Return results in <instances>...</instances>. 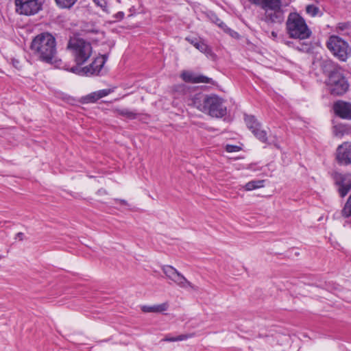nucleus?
Instances as JSON below:
<instances>
[{
    "label": "nucleus",
    "mask_w": 351,
    "mask_h": 351,
    "mask_svg": "<svg viewBox=\"0 0 351 351\" xmlns=\"http://www.w3.org/2000/svg\"><path fill=\"white\" fill-rule=\"evenodd\" d=\"M286 33L289 38L304 40L307 38V24L298 12H291L286 21Z\"/></svg>",
    "instance_id": "20e7f679"
},
{
    "label": "nucleus",
    "mask_w": 351,
    "mask_h": 351,
    "mask_svg": "<svg viewBox=\"0 0 351 351\" xmlns=\"http://www.w3.org/2000/svg\"><path fill=\"white\" fill-rule=\"evenodd\" d=\"M181 77L186 82L215 84L212 78L203 75H196L191 71H183L181 74Z\"/></svg>",
    "instance_id": "2eb2a0df"
},
{
    "label": "nucleus",
    "mask_w": 351,
    "mask_h": 351,
    "mask_svg": "<svg viewBox=\"0 0 351 351\" xmlns=\"http://www.w3.org/2000/svg\"><path fill=\"white\" fill-rule=\"evenodd\" d=\"M124 16V13L123 12H119L117 14V17L119 19H123Z\"/></svg>",
    "instance_id": "4c0bfd02"
},
{
    "label": "nucleus",
    "mask_w": 351,
    "mask_h": 351,
    "mask_svg": "<svg viewBox=\"0 0 351 351\" xmlns=\"http://www.w3.org/2000/svg\"><path fill=\"white\" fill-rule=\"evenodd\" d=\"M67 49L70 51L76 66L86 63L93 53V47L90 42L78 37L69 39Z\"/></svg>",
    "instance_id": "7ed1b4c3"
},
{
    "label": "nucleus",
    "mask_w": 351,
    "mask_h": 351,
    "mask_svg": "<svg viewBox=\"0 0 351 351\" xmlns=\"http://www.w3.org/2000/svg\"><path fill=\"white\" fill-rule=\"evenodd\" d=\"M56 3L62 8H70L77 0H55Z\"/></svg>",
    "instance_id": "a878e982"
},
{
    "label": "nucleus",
    "mask_w": 351,
    "mask_h": 351,
    "mask_svg": "<svg viewBox=\"0 0 351 351\" xmlns=\"http://www.w3.org/2000/svg\"><path fill=\"white\" fill-rule=\"evenodd\" d=\"M335 182L339 186L338 191L341 197H345L351 189V175L337 173Z\"/></svg>",
    "instance_id": "f8f14e48"
},
{
    "label": "nucleus",
    "mask_w": 351,
    "mask_h": 351,
    "mask_svg": "<svg viewBox=\"0 0 351 351\" xmlns=\"http://www.w3.org/2000/svg\"><path fill=\"white\" fill-rule=\"evenodd\" d=\"M348 131V128L346 125L339 124L334 126L333 133L336 136L341 137Z\"/></svg>",
    "instance_id": "393cba45"
},
{
    "label": "nucleus",
    "mask_w": 351,
    "mask_h": 351,
    "mask_svg": "<svg viewBox=\"0 0 351 351\" xmlns=\"http://www.w3.org/2000/svg\"><path fill=\"white\" fill-rule=\"evenodd\" d=\"M252 4L260 7L265 11L264 21L267 24L282 23L285 12L281 0H248Z\"/></svg>",
    "instance_id": "f03ea898"
},
{
    "label": "nucleus",
    "mask_w": 351,
    "mask_h": 351,
    "mask_svg": "<svg viewBox=\"0 0 351 351\" xmlns=\"http://www.w3.org/2000/svg\"><path fill=\"white\" fill-rule=\"evenodd\" d=\"M84 101L86 103H93V102H95L96 101H97L98 99H99V97L98 96V93H97V91L96 92H93L89 95H88L87 96H86L84 97Z\"/></svg>",
    "instance_id": "cd10ccee"
},
{
    "label": "nucleus",
    "mask_w": 351,
    "mask_h": 351,
    "mask_svg": "<svg viewBox=\"0 0 351 351\" xmlns=\"http://www.w3.org/2000/svg\"><path fill=\"white\" fill-rule=\"evenodd\" d=\"M108 58V53L104 54L99 57H97L96 58L101 59L104 61V63L106 62L107 59Z\"/></svg>",
    "instance_id": "c9c22d12"
},
{
    "label": "nucleus",
    "mask_w": 351,
    "mask_h": 351,
    "mask_svg": "<svg viewBox=\"0 0 351 351\" xmlns=\"http://www.w3.org/2000/svg\"><path fill=\"white\" fill-rule=\"evenodd\" d=\"M208 95H204L202 93L195 94L191 99L190 105L194 106L199 110L205 112L206 104V101Z\"/></svg>",
    "instance_id": "dca6fc26"
},
{
    "label": "nucleus",
    "mask_w": 351,
    "mask_h": 351,
    "mask_svg": "<svg viewBox=\"0 0 351 351\" xmlns=\"http://www.w3.org/2000/svg\"><path fill=\"white\" fill-rule=\"evenodd\" d=\"M339 66L332 60L328 58H323L318 54L316 55L315 59L312 62L311 68L315 75L320 73L330 74Z\"/></svg>",
    "instance_id": "6e6552de"
},
{
    "label": "nucleus",
    "mask_w": 351,
    "mask_h": 351,
    "mask_svg": "<svg viewBox=\"0 0 351 351\" xmlns=\"http://www.w3.org/2000/svg\"><path fill=\"white\" fill-rule=\"evenodd\" d=\"M337 160L341 165L351 163V143H344L337 149Z\"/></svg>",
    "instance_id": "ddd939ff"
},
{
    "label": "nucleus",
    "mask_w": 351,
    "mask_h": 351,
    "mask_svg": "<svg viewBox=\"0 0 351 351\" xmlns=\"http://www.w3.org/2000/svg\"><path fill=\"white\" fill-rule=\"evenodd\" d=\"M326 84L331 95L341 96L345 94L349 88V84L343 75V71L339 66L326 80Z\"/></svg>",
    "instance_id": "39448f33"
},
{
    "label": "nucleus",
    "mask_w": 351,
    "mask_h": 351,
    "mask_svg": "<svg viewBox=\"0 0 351 351\" xmlns=\"http://www.w3.org/2000/svg\"><path fill=\"white\" fill-rule=\"evenodd\" d=\"M112 92L111 89H102L97 91L99 99L107 96Z\"/></svg>",
    "instance_id": "7c9ffc66"
},
{
    "label": "nucleus",
    "mask_w": 351,
    "mask_h": 351,
    "mask_svg": "<svg viewBox=\"0 0 351 351\" xmlns=\"http://www.w3.org/2000/svg\"><path fill=\"white\" fill-rule=\"evenodd\" d=\"M29 48L33 56L41 62L53 64L56 60V40L49 32L36 35L32 39Z\"/></svg>",
    "instance_id": "f257e3e1"
},
{
    "label": "nucleus",
    "mask_w": 351,
    "mask_h": 351,
    "mask_svg": "<svg viewBox=\"0 0 351 351\" xmlns=\"http://www.w3.org/2000/svg\"><path fill=\"white\" fill-rule=\"evenodd\" d=\"M16 11L20 14L34 15L42 8L38 0H15Z\"/></svg>",
    "instance_id": "1a4fd4ad"
},
{
    "label": "nucleus",
    "mask_w": 351,
    "mask_h": 351,
    "mask_svg": "<svg viewBox=\"0 0 351 351\" xmlns=\"http://www.w3.org/2000/svg\"><path fill=\"white\" fill-rule=\"evenodd\" d=\"M216 23L221 28L227 27L226 25L219 19H217Z\"/></svg>",
    "instance_id": "72a5a7b5"
},
{
    "label": "nucleus",
    "mask_w": 351,
    "mask_h": 351,
    "mask_svg": "<svg viewBox=\"0 0 351 351\" xmlns=\"http://www.w3.org/2000/svg\"><path fill=\"white\" fill-rule=\"evenodd\" d=\"M162 270L166 276L172 281H173L177 274L179 273V271L176 268L171 265L162 266Z\"/></svg>",
    "instance_id": "aec40b11"
},
{
    "label": "nucleus",
    "mask_w": 351,
    "mask_h": 351,
    "mask_svg": "<svg viewBox=\"0 0 351 351\" xmlns=\"http://www.w3.org/2000/svg\"><path fill=\"white\" fill-rule=\"evenodd\" d=\"M323 12L320 10L319 7L314 4H308V15L313 17L321 16Z\"/></svg>",
    "instance_id": "5701e85b"
},
{
    "label": "nucleus",
    "mask_w": 351,
    "mask_h": 351,
    "mask_svg": "<svg viewBox=\"0 0 351 351\" xmlns=\"http://www.w3.org/2000/svg\"><path fill=\"white\" fill-rule=\"evenodd\" d=\"M117 112L119 114L130 119H134L136 117V113L135 112L131 111L127 108L119 109Z\"/></svg>",
    "instance_id": "b1692460"
},
{
    "label": "nucleus",
    "mask_w": 351,
    "mask_h": 351,
    "mask_svg": "<svg viewBox=\"0 0 351 351\" xmlns=\"http://www.w3.org/2000/svg\"><path fill=\"white\" fill-rule=\"evenodd\" d=\"M311 34V32L310 31V29H308V38L310 37Z\"/></svg>",
    "instance_id": "a19ab883"
},
{
    "label": "nucleus",
    "mask_w": 351,
    "mask_h": 351,
    "mask_svg": "<svg viewBox=\"0 0 351 351\" xmlns=\"http://www.w3.org/2000/svg\"><path fill=\"white\" fill-rule=\"evenodd\" d=\"M168 308L167 303L156 304L154 306H143L141 310L144 313H161L166 311Z\"/></svg>",
    "instance_id": "6ab92c4d"
},
{
    "label": "nucleus",
    "mask_w": 351,
    "mask_h": 351,
    "mask_svg": "<svg viewBox=\"0 0 351 351\" xmlns=\"http://www.w3.org/2000/svg\"><path fill=\"white\" fill-rule=\"evenodd\" d=\"M95 4L99 7L104 12L108 13V3L106 0H93Z\"/></svg>",
    "instance_id": "c85d7f7f"
},
{
    "label": "nucleus",
    "mask_w": 351,
    "mask_h": 351,
    "mask_svg": "<svg viewBox=\"0 0 351 351\" xmlns=\"http://www.w3.org/2000/svg\"><path fill=\"white\" fill-rule=\"evenodd\" d=\"M326 46L332 54L340 61H346L351 56L350 46L338 36H330L326 43Z\"/></svg>",
    "instance_id": "423d86ee"
},
{
    "label": "nucleus",
    "mask_w": 351,
    "mask_h": 351,
    "mask_svg": "<svg viewBox=\"0 0 351 351\" xmlns=\"http://www.w3.org/2000/svg\"><path fill=\"white\" fill-rule=\"evenodd\" d=\"M245 121L254 135L261 142L266 143L267 141L266 131L261 129V123L256 120L254 116L245 115Z\"/></svg>",
    "instance_id": "9b49d317"
},
{
    "label": "nucleus",
    "mask_w": 351,
    "mask_h": 351,
    "mask_svg": "<svg viewBox=\"0 0 351 351\" xmlns=\"http://www.w3.org/2000/svg\"><path fill=\"white\" fill-rule=\"evenodd\" d=\"M173 282L180 287L187 289L189 287L196 290L197 287L192 285L181 273H178L173 280Z\"/></svg>",
    "instance_id": "a211bd4d"
},
{
    "label": "nucleus",
    "mask_w": 351,
    "mask_h": 351,
    "mask_svg": "<svg viewBox=\"0 0 351 351\" xmlns=\"http://www.w3.org/2000/svg\"><path fill=\"white\" fill-rule=\"evenodd\" d=\"M271 36L274 38L277 37V33L276 32H271Z\"/></svg>",
    "instance_id": "ea45409f"
},
{
    "label": "nucleus",
    "mask_w": 351,
    "mask_h": 351,
    "mask_svg": "<svg viewBox=\"0 0 351 351\" xmlns=\"http://www.w3.org/2000/svg\"><path fill=\"white\" fill-rule=\"evenodd\" d=\"M348 27V25L346 23H340L338 25V29L340 30H344L346 29Z\"/></svg>",
    "instance_id": "f704fd0d"
},
{
    "label": "nucleus",
    "mask_w": 351,
    "mask_h": 351,
    "mask_svg": "<svg viewBox=\"0 0 351 351\" xmlns=\"http://www.w3.org/2000/svg\"><path fill=\"white\" fill-rule=\"evenodd\" d=\"M336 115L343 119H351V104L343 101H337L333 105Z\"/></svg>",
    "instance_id": "4468645a"
},
{
    "label": "nucleus",
    "mask_w": 351,
    "mask_h": 351,
    "mask_svg": "<svg viewBox=\"0 0 351 351\" xmlns=\"http://www.w3.org/2000/svg\"><path fill=\"white\" fill-rule=\"evenodd\" d=\"M12 62L13 66L16 69H21V63H20L19 60H18L16 59H12Z\"/></svg>",
    "instance_id": "473e14b6"
},
{
    "label": "nucleus",
    "mask_w": 351,
    "mask_h": 351,
    "mask_svg": "<svg viewBox=\"0 0 351 351\" xmlns=\"http://www.w3.org/2000/svg\"><path fill=\"white\" fill-rule=\"evenodd\" d=\"M192 335H180L176 337H166L164 341H184L187 339L189 337H191Z\"/></svg>",
    "instance_id": "bb28decb"
},
{
    "label": "nucleus",
    "mask_w": 351,
    "mask_h": 351,
    "mask_svg": "<svg viewBox=\"0 0 351 351\" xmlns=\"http://www.w3.org/2000/svg\"><path fill=\"white\" fill-rule=\"evenodd\" d=\"M296 49L300 51H307V45L304 42H303L301 46H297Z\"/></svg>",
    "instance_id": "2f4dec72"
},
{
    "label": "nucleus",
    "mask_w": 351,
    "mask_h": 351,
    "mask_svg": "<svg viewBox=\"0 0 351 351\" xmlns=\"http://www.w3.org/2000/svg\"><path fill=\"white\" fill-rule=\"evenodd\" d=\"M104 65V61L99 58L95 60L88 66L80 67V66H74L71 68L70 71L80 75H97L99 73Z\"/></svg>",
    "instance_id": "9d476101"
},
{
    "label": "nucleus",
    "mask_w": 351,
    "mask_h": 351,
    "mask_svg": "<svg viewBox=\"0 0 351 351\" xmlns=\"http://www.w3.org/2000/svg\"><path fill=\"white\" fill-rule=\"evenodd\" d=\"M241 149L240 147L237 145H226V150L228 152H239Z\"/></svg>",
    "instance_id": "c756f323"
},
{
    "label": "nucleus",
    "mask_w": 351,
    "mask_h": 351,
    "mask_svg": "<svg viewBox=\"0 0 351 351\" xmlns=\"http://www.w3.org/2000/svg\"><path fill=\"white\" fill-rule=\"evenodd\" d=\"M206 104L205 113L213 117L221 118L227 113V108L224 105L223 99L217 95H209Z\"/></svg>",
    "instance_id": "0eeeda50"
},
{
    "label": "nucleus",
    "mask_w": 351,
    "mask_h": 351,
    "mask_svg": "<svg viewBox=\"0 0 351 351\" xmlns=\"http://www.w3.org/2000/svg\"><path fill=\"white\" fill-rule=\"evenodd\" d=\"M116 201H119L121 204H124V205L127 204L126 201L124 199H117Z\"/></svg>",
    "instance_id": "58836bf2"
},
{
    "label": "nucleus",
    "mask_w": 351,
    "mask_h": 351,
    "mask_svg": "<svg viewBox=\"0 0 351 351\" xmlns=\"http://www.w3.org/2000/svg\"><path fill=\"white\" fill-rule=\"evenodd\" d=\"M264 183L265 180H252L247 182L244 188L246 191H252L263 187Z\"/></svg>",
    "instance_id": "412c9836"
},
{
    "label": "nucleus",
    "mask_w": 351,
    "mask_h": 351,
    "mask_svg": "<svg viewBox=\"0 0 351 351\" xmlns=\"http://www.w3.org/2000/svg\"><path fill=\"white\" fill-rule=\"evenodd\" d=\"M341 215L344 218H348L351 217V195L343 207L341 211Z\"/></svg>",
    "instance_id": "4be33fe9"
},
{
    "label": "nucleus",
    "mask_w": 351,
    "mask_h": 351,
    "mask_svg": "<svg viewBox=\"0 0 351 351\" xmlns=\"http://www.w3.org/2000/svg\"><path fill=\"white\" fill-rule=\"evenodd\" d=\"M16 238H18L21 241L23 240V233H22V232L17 233Z\"/></svg>",
    "instance_id": "e433bc0d"
},
{
    "label": "nucleus",
    "mask_w": 351,
    "mask_h": 351,
    "mask_svg": "<svg viewBox=\"0 0 351 351\" xmlns=\"http://www.w3.org/2000/svg\"><path fill=\"white\" fill-rule=\"evenodd\" d=\"M185 39L200 52L206 54V56H210L212 54L211 49L204 41L198 40L197 38L190 37H186Z\"/></svg>",
    "instance_id": "f3484780"
}]
</instances>
